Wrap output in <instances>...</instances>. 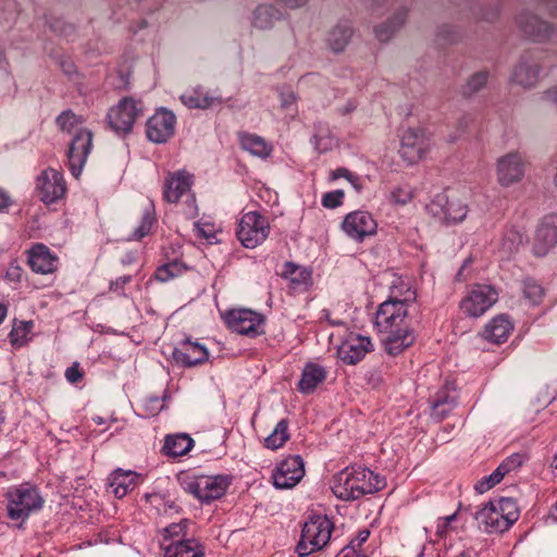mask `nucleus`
Masks as SVG:
<instances>
[{"label":"nucleus","instance_id":"58836bf2","mask_svg":"<svg viewBox=\"0 0 557 557\" xmlns=\"http://www.w3.org/2000/svg\"><path fill=\"white\" fill-rule=\"evenodd\" d=\"M283 276L288 278L294 286H306L311 280V272L293 262H286L284 264Z\"/></svg>","mask_w":557,"mask_h":557},{"label":"nucleus","instance_id":"052dcab7","mask_svg":"<svg viewBox=\"0 0 557 557\" xmlns=\"http://www.w3.org/2000/svg\"><path fill=\"white\" fill-rule=\"evenodd\" d=\"M23 275V269L17 264H11L5 273V278L10 282H20Z\"/></svg>","mask_w":557,"mask_h":557},{"label":"nucleus","instance_id":"b1692460","mask_svg":"<svg viewBox=\"0 0 557 557\" xmlns=\"http://www.w3.org/2000/svg\"><path fill=\"white\" fill-rule=\"evenodd\" d=\"M474 518L485 527V531L488 533L504 532L509 529L508 522L503 519V516H499L494 502L485 504L475 512Z\"/></svg>","mask_w":557,"mask_h":557},{"label":"nucleus","instance_id":"a19ab883","mask_svg":"<svg viewBox=\"0 0 557 557\" xmlns=\"http://www.w3.org/2000/svg\"><path fill=\"white\" fill-rule=\"evenodd\" d=\"M33 326L34 324L32 321H21L18 323H15L9 334L11 344L14 347L24 346L28 341L27 336L32 332Z\"/></svg>","mask_w":557,"mask_h":557},{"label":"nucleus","instance_id":"49530a36","mask_svg":"<svg viewBox=\"0 0 557 557\" xmlns=\"http://www.w3.org/2000/svg\"><path fill=\"white\" fill-rule=\"evenodd\" d=\"M154 222L153 214L150 210H146L143 214L141 222L138 227L135 228L131 239L139 240L149 234L152 224Z\"/></svg>","mask_w":557,"mask_h":557},{"label":"nucleus","instance_id":"7ed1b4c3","mask_svg":"<svg viewBox=\"0 0 557 557\" xmlns=\"http://www.w3.org/2000/svg\"><path fill=\"white\" fill-rule=\"evenodd\" d=\"M5 498L8 502V517L15 521L24 522L34 511L41 509L44 505L39 491L28 483L11 487L7 492Z\"/></svg>","mask_w":557,"mask_h":557},{"label":"nucleus","instance_id":"603ef678","mask_svg":"<svg viewBox=\"0 0 557 557\" xmlns=\"http://www.w3.org/2000/svg\"><path fill=\"white\" fill-rule=\"evenodd\" d=\"M456 407V403H442V404H433L431 407V416L436 421L444 420Z\"/></svg>","mask_w":557,"mask_h":557},{"label":"nucleus","instance_id":"6ab92c4d","mask_svg":"<svg viewBox=\"0 0 557 557\" xmlns=\"http://www.w3.org/2000/svg\"><path fill=\"white\" fill-rule=\"evenodd\" d=\"M372 348L369 337L351 335L337 349L338 358L347 364H356L364 358Z\"/></svg>","mask_w":557,"mask_h":557},{"label":"nucleus","instance_id":"f03ea898","mask_svg":"<svg viewBox=\"0 0 557 557\" xmlns=\"http://www.w3.org/2000/svg\"><path fill=\"white\" fill-rule=\"evenodd\" d=\"M385 486V480L362 467H347L333 476L332 491L342 500H357Z\"/></svg>","mask_w":557,"mask_h":557},{"label":"nucleus","instance_id":"4c0bfd02","mask_svg":"<svg viewBox=\"0 0 557 557\" xmlns=\"http://www.w3.org/2000/svg\"><path fill=\"white\" fill-rule=\"evenodd\" d=\"M289 438L288 421L282 419L275 425L273 432L264 440L267 448L277 449L281 448Z\"/></svg>","mask_w":557,"mask_h":557},{"label":"nucleus","instance_id":"a18cd8bd","mask_svg":"<svg viewBox=\"0 0 557 557\" xmlns=\"http://www.w3.org/2000/svg\"><path fill=\"white\" fill-rule=\"evenodd\" d=\"M523 294L532 304H539L544 295V289L534 280L528 278L523 282Z\"/></svg>","mask_w":557,"mask_h":557},{"label":"nucleus","instance_id":"4be33fe9","mask_svg":"<svg viewBox=\"0 0 557 557\" xmlns=\"http://www.w3.org/2000/svg\"><path fill=\"white\" fill-rule=\"evenodd\" d=\"M28 264L36 273L49 274L57 269V257L47 246L36 244L28 252Z\"/></svg>","mask_w":557,"mask_h":557},{"label":"nucleus","instance_id":"2eb2a0df","mask_svg":"<svg viewBox=\"0 0 557 557\" xmlns=\"http://www.w3.org/2000/svg\"><path fill=\"white\" fill-rule=\"evenodd\" d=\"M524 172V161L518 152H509L497 160L496 174L502 186L508 187L520 182Z\"/></svg>","mask_w":557,"mask_h":557},{"label":"nucleus","instance_id":"f3484780","mask_svg":"<svg viewBox=\"0 0 557 557\" xmlns=\"http://www.w3.org/2000/svg\"><path fill=\"white\" fill-rule=\"evenodd\" d=\"M557 245V214L545 215L539 223L533 250L536 256H545Z\"/></svg>","mask_w":557,"mask_h":557},{"label":"nucleus","instance_id":"e433bc0d","mask_svg":"<svg viewBox=\"0 0 557 557\" xmlns=\"http://www.w3.org/2000/svg\"><path fill=\"white\" fill-rule=\"evenodd\" d=\"M57 124L62 132H66L73 136L75 133H78L79 129L85 128L83 117L71 110L63 111L57 117Z\"/></svg>","mask_w":557,"mask_h":557},{"label":"nucleus","instance_id":"412c9836","mask_svg":"<svg viewBox=\"0 0 557 557\" xmlns=\"http://www.w3.org/2000/svg\"><path fill=\"white\" fill-rule=\"evenodd\" d=\"M191 185V175L186 171L169 173L164 181L163 197L171 203L177 202L181 197L189 190Z\"/></svg>","mask_w":557,"mask_h":557},{"label":"nucleus","instance_id":"6e6552de","mask_svg":"<svg viewBox=\"0 0 557 557\" xmlns=\"http://www.w3.org/2000/svg\"><path fill=\"white\" fill-rule=\"evenodd\" d=\"M432 147L431 138L421 128H408L401 136L399 153L410 164L423 159Z\"/></svg>","mask_w":557,"mask_h":557},{"label":"nucleus","instance_id":"5fc2aeb1","mask_svg":"<svg viewBox=\"0 0 557 557\" xmlns=\"http://www.w3.org/2000/svg\"><path fill=\"white\" fill-rule=\"evenodd\" d=\"M133 276L131 274L123 275L117 277L114 281L110 282L109 289L110 292L116 294L117 296L125 297L126 294L124 293L125 285L128 284L132 281Z\"/></svg>","mask_w":557,"mask_h":557},{"label":"nucleus","instance_id":"69168bd1","mask_svg":"<svg viewBox=\"0 0 557 557\" xmlns=\"http://www.w3.org/2000/svg\"><path fill=\"white\" fill-rule=\"evenodd\" d=\"M11 205V197L4 189L0 188V211L7 210Z\"/></svg>","mask_w":557,"mask_h":557},{"label":"nucleus","instance_id":"393cba45","mask_svg":"<svg viewBox=\"0 0 557 557\" xmlns=\"http://www.w3.org/2000/svg\"><path fill=\"white\" fill-rule=\"evenodd\" d=\"M108 480L115 497L122 498L136 487L139 474L132 470L116 469L109 475Z\"/></svg>","mask_w":557,"mask_h":557},{"label":"nucleus","instance_id":"680f3d73","mask_svg":"<svg viewBox=\"0 0 557 557\" xmlns=\"http://www.w3.org/2000/svg\"><path fill=\"white\" fill-rule=\"evenodd\" d=\"M83 376V373L79 370L78 363H74L69 367L65 371V377L70 383H77Z\"/></svg>","mask_w":557,"mask_h":557},{"label":"nucleus","instance_id":"e2e57ef3","mask_svg":"<svg viewBox=\"0 0 557 557\" xmlns=\"http://www.w3.org/2000/svg\"><path fill=\"white\" fill-rule=\"evenodd\" d=\"M543 100L557 109V85L544 91Z\"/></svg>","mask_w":557,"mask_h":557},{"label":"nucleus","instance_id":"8fccbe9b","mask_svg":"<svg viewBox=\"0 0 557 557\" xmlns=\"http://www.w3.org/2000/svg\"><path fill=\"white\" fill-rule=\"evenodd\" d=\"M504 476L505 473L500 470L499 467H497L488 476H486L483 481L479 482L475 488L479 492L484 493L492 488L497 483H499Z\"/></svg>","mask_w":557,"mask_h":557},{"label":"nucleus","instance_id":"13d9d810","mask_svg":"<svg viewBox=\"0 0 557 557\" xmlns=\"http://www.w3.org/2000/svg\"><path fill=\"white\" fill-rule=\"evenodd\" d=\"M281 107L288 109L290 106L296 103L297 97L293 90H281L280 91Z\"/></svg>","mask_w":557,"mask_h":557},{"label":"nucleus","instance_id":"1a4fd4ad","mask_svg":"<svg viewBox=\"0 0 557 557\" xmlns=\"http://www.w3.org/2000/svg\"><path fill=\"white\" fill-rule=\"evenodd\" d=\"M429 212L443 223L461 222L467 213L468 208L459 199L449 198L446 194H438L428 206Z\"/></svg>","mask_w":557,"mask_h":557},{"label":"nucleus","instance_id":"72a5a7b5","mask_svg":"<svg viewBox=\"0 0 557 557\" xmlns=\"http://www.w3.org/2000/svg\"><path fill=\"white\" fill-rule=\"evenodd\" d=\"M525 234L516 226H510L503 233L498 249L504 257L509 258L513 253L518 252L521 246L525 243Z\"/></svg>","mask_w":557,"mask_h":557},{"label":"nucleus","instance_id":"c03bdc74","mask_svg":"<svg viewBox=\"0 0 557 557\" xmlns=\"http://www.w3.org/2000/svg\"><path fill=\"white\" fill-rule=\"evenodd\" d=\"M232 476L219 474L211 476V500L222 497L231 485Z\"/></svg>","mask_w":557,"mask_h":557},{"label":"nucleus","instance_id":"3c124183","mask_svg":"<svg viewBox=\"0 0 557 557\" xmlns=\"http://www.w3.org/2000/svg\"><path fill=\"white\" fill-rule=\"evenodd\" d=\"M524 462V456L521 454H512L508 458H506L498 467L500 470L507 474L511 471L517 470Z\"/></svg>","mask_w":557,"mask_h":557},{"label":"nucleus","instance_id":"c9c22d12","mask_svg":"<svg viewBox=\"0 0 557 557\" xmlns=\"http://www.w3.org/2000/svg\"><path fill=\"white\" fill-rule=\"evenodd\" d=\"M181 100L189 109H207L209 107V95L202 87L185 91L181 96Z\"/></svg>","mask_w":557,"mask_h":557},{"label":"nucleus","instance_id":"79ce46f5","mask_svg":"<svg viewBox=\"0 0 557 557\" xmlns=\"http://www.w3.org/2000/svg\"><path fill=\"white\" fill-rule=\"evenodd\" d=\"M186 270L187 267L182 261L174 260L172 262L159 267L156 271L154 276L160 282H166L171 278H174L177 275H181Z\"/></svg>","mask_w":557,"mask_h":557},{"label":"nucleus","instance_id":"ea45409f","mask_svg":"<svg viewBox=\"0 0 557 557\" xmlns=\"http://www.w3.org/2000/svg\"><path fill=\"white\" fill-rule=\"evenodd\" d=\"M494 503L496 504L499 516H503V519L508 522V527L510 528L519 518L516 502L512 498H500Z\"/></svg>","mask_w":557,"mask_h":557},{"label":"nucleus","instance_id":"a211bd4d","mask_svg":"<svg viewBox=\"0 0 557 557\" xmlns=\"http://www.w3.org/2000/svg\"><path fill=\"white\" fill-rule=\"evenodd\" d=\"M541 62V54H523L515 69L512 79L523 87L534 86L537 83L542 71Z\"/></svg>","mask_w":557,"mask_h":557},{"label":"nucleus","instance_id":"39448f33","mask_svg":"<svg viewBox=\"0 0 557 557\" xmlns=\"http://www.w3.org/2000/svg\"><path fill=\"white\" fill-rule=\"evenodd\" d=\"M143 115V104L131 97H124L107 113L109 127L119 136L133 129L135 121Z\"/></svg>","mask_w":557,"mask_h":557},{"label":"nucleus","instance_id":"f704fd0d","mask_svg":"<svg viewBox=\"0 0 557 557\" xmlns=\"http://www.w3.org/2000/svg\"><path fill=\"white\" fill-rule=\"evenodd\" d=\"M184 490L199 499L201 503H209V476L205 474L186 475L183 481Z\"/></svg>","mask_w":557,"mask_h":557},{"label":"nucleus","instance_id":"f257e3e1","mask_svg":"<svg viewBox=\"0 0 557 557\" xmlns=\"http://www.w3.org/2000/svg\"><path fill=\"white\" fill-rule=\"evenodd\" d=\"M416 300V292L408 288L403 298L391 296L382 302L375 314V326L384 335L385 350L397 356L414 342L413 331L407 321L408 305Z\"/></svg>","mask_w":557,"mask_h":557},{"label":"nucleus","instance_id":"37998d69","mask_svg":"<svg viewBox=\"0 0 557 557\" xmlns=\"http://www.w3.org/2000/svg\"><path fill=\"white\" fill-rule=\"evenodd\" d=\"M488 74L487 72H478L471 75L466 85L462 88V94L465 96H472L473 94L480 91L487 83Z\"/></svg>","mask_w":557,"mask_h":557},{"label":"nucleus","instance_id":"473e14b6","mask_svg":"<svg viewBox=\"0 0 557 557\" xmlns=\"http://www.w3.org/2000/svg\"><path fill=\"white\" fill-rule=\"evenodd\" d=\"M208 356L206 346L198 343H186L183 348L175 349L173 357L177 362H182L185 366H195L203 360Z\"/></svg>","mask_w":557,"mask_h":557},{"label":"nucleus","instance_id":"c756f323","mask_svg":"<svg viewBox=\"0 0 557 557\" xmlns=\"http://www.w3.org/2000/svg\"><path fill=\"white\" fill-rule=\"evenodd\" d=\"M408 10L400 8L384 23L374 29L376 38L381 42H387L406 23Z\"/></svg>","mask_w":557,"mask_h":557},{"label":"nucleus","instance_id":"6e6d98bb","mask_svg":"<svg viewBox=\"0 0 557 557\" xmlns=\"http://www.w3.org/2000/svg\"><path fill=\"white\" fill-rule=\"evenodd\" d=\"M431 407L433 404H442V403H456V396L448 387H444L440 389L430 400Z\"/></svg>","mask_w":557,"mask_h":557},{"label":"nucleus","instance_id":"4468645a","mask_svg":"<svg viewBox=\"0 0 557 557\" xmlns=\"http://www.w3.org/2000/svg\"><path fill=\"white\" fill-rule=\"evenodd\" d=\"M176 117L173 112L159 109L146 124L147 138L156 144L166 143L175 132Z\"/></svg>","mask_w":557,"mask_h":557},{"label":"nucleus","instance_id":"dca6fc26","mask_svg":"<svg viewBox=\"0 0 557 557\" xmlns=\"http://www.w3.org/2000/svg\"><path fill=\"white\" fill-rule=\"evenodd\" d=\"M376 222L367 211H354L348 213L342 227L344 232L356 240H363L364 237L373 235L376 231Z\"/></svg>","mask_w":557,"mask_h":557},{"label":"nucleus","instance_id":"09e8293b","mask_svg":"<svg viewBox=\"0 0 557 557\" xmlns=\"http://www.w3.org/2000/svg\"><path fill=\"white\" fill-rule=\"evenodd\" d=\"M186 524L183 522L172 523L163 530V541L161 543H170L172 541L182 540L185 535Z\"/></svg>","mask_w":557,"mask_h":557},{"label":"nucleus","instance_id":"c85d7f7f","mask_svg":"<svg viewBox=\"0 0 557 557\" xmlns=\"http://www.w3.org/2000/svg\"><path fill=\"white\" fill-rule=\"evenodd\" d=\"M239 144L245 151L260 159H268L273 151V146L263 137L256 134H239Z\"/></svg>","mask_w":557,"mask_h":557},{"label":"nucleus","instance_id":"0eeeda50","mask_svg":"<svg viewBox=\"0 0 557 557\" xmlns=\"http://www.w3.org/2000/svg\"><path fill=\"white\" fill-rule=\"evenodd\" d=\"M223 320L234 332L255 337L262 334L263 317L249 309H233L222 314Z\"/></svg>","mask_w":557,"mask_h":557},{"label":"nucleus","instance_id":"20e7f679","mask_svg":"<svg viewBox=\"0 0 557 557\" xmlns=\"http://www.w3.org/2000/svg\"><path fill=\"white\" fill-rule=\"evenodd\" d=\"M333 523L326 516H311L304 524L300 541L296 546L299 557L322 549L331 539Z\"/></svg>","mask_w":557,"mask_h":557},{"label":"nucleus","instance_id":"ddd939ff","mask_svg":"<svg viewBox=\"0 0 557 557\" xmlns=\"http://www.w3.org/2000/svg\"><path fill=\"white\" fill-rule=\"evenodd\" d=\"M305 475V463L299 455L289 456L275 468L272 479L276 488H292Z\"/></svg>","mask_w":557,"mask_h":557},{"label":"nucleus","instance_id":"9d476101","mask_svg":"<svg viewBox=\"0 0 557 557\" xmlns=\"http://www.w3.org/2000/svg\"><path fill=\"white\" fill-rule=\"evenodd\" d=\"M92 147V133L82 128L72 137L67 151L69 169L74 177H78Z\"/></svg>","mask_w":557,"mask_h":557},{"label":"nucleus","instance_id":"2f4dec72","mask_svg":"<svg viewBox=\"0 0 557 557\" xmlns=\"http://www.w3.org/2000/svg\"><path fill=\"white\" fill-rule=\"evenodd\" d=\"M326 377V371L317 363H308L305 366L301 377L298 383V389L302 394L312 393L317 386Z\"/></svg>","mask_w":557,"mask_h":557},{"label":"nucleus","instance_id":"423d86ee","mask_svg":"<svg viewBox=\"0 0 557 557\" xmlns=\"http://www.w3.org/2000/svg\"><path fill=\"white\" fill-rule=\"evenodd\" d=\"M269 231L267 218L250 211L242 216L236 234L243 246L255 248L267 239Z\"/></svg>","mask_w":557,"mask_h":557},{"label":"nucleus","instance_id":"cd10ccee","mask_svg":"<svg viewBox=\"0 0 557 557\" xmlns=\"http://www.w3.org/2000/svg\"><path fill=\"white\" fill-rule=\"evenodd\" d=\"M512 327L507 315H497L485 326L483 337L491 343L502 344L507 341Z\"/></svg>","mask_w":557,"mask_h":557},{"label":"nucleus","instance_id":"4d7b16f0","mask_svg":"<svg viewBox=\"0 0 557 557\" xmlns=\"http://www.w3.org/2000/svg\"><path fill=\"white\" fill-rule=\"evenodd\" d=\"M194 235L197 239H209L208 223L200 221L194 222Z\"/></svg>","mask_w":557,"mask_h":557},{"label":"nucleus","instance_id":"0e129e2a","mask_svg":"<svg viewBox=\"0 0 557 557\" xmlns=\"http://www.w3.org/2000/svg\"><path fill=\"white\" fill-rule=\"evenodd\" d=\"M276 1L289 10L301 9V8L306 7L309 2V0H276Z\"/></svg>","mask_w":557,"mask_h":557},{"label":"nucleus","instance_id":"de8ad7c7","mask_svg":"<svg viewBox=\"0 0 557 557\" xmlns=\"http://www.w3.org/2000/svg\"><path fill=\"white\" fill-rule=\"evenodd\" d=\"M165 398H166L165 394L162 397H159V396L147 397L143 403V407H144L146 414L154 417L160 411H162L164 409Z\"/></svg>","mask_w":557,"mask_h":557},{"label":"nucleus","instance_id":"f8f14e48","mask_svg":"<svg viewBox=\"0 0 557 557\" xmlns=\"http://www.w3.org/2000/svg\"><path fill=\"white\" fill-rule=\"evenodd\" d=\"M36 190L46 205L57 202L66 191L62 173L52 168L44 170L36 180Z\"/></svg>","mask_w":557,"mask_h":557},{"label":"nucleus","instance_id":"bb28decb","mask_svg":"<svg viewBox=\"0 0 557 557\" xmlns=\"http://www.w3.org/2000/svg\"><path fill=\"white\" fill-rule=\"evenodd\" d=\"M164 557H202L203 549L195 540H177L161 543Z\"/></svg>","mask_w":557,"mask_h":557},{"label":"nucleus","instance_id":"338daca9","mask_svg":"<svg viewBox=\"0 0 557 557\" xmlns=\"http://www.w3.org/2000/svg\"><path fill=\"white\" fill-rule=\"evenodd\" d=\"M332 177L335 180V178H338V177H347V178H350L351 177V174L349 173L348 170L344 169V168H339L337 170H335L333 173H332Z\"/></svg>","mask_w":557,"mask_h":557},{"label":"nucleus","instance_id":"7c9ffc66","mask_svg":"<svg viewBox=\"0 0 557 557\" xmlns=\"http://www.w3.org/2000/svg\"><path fill=\"white\" fill-rule=\"evenodd\" d=\"M283 17V13L273 4H260L252 13L251 25L255 28L265 30L273 27L276 21Z\"/></svg>","mask_w":557,"mask_h":557},{"label":"nucleus","instance_id":"5701e85b","mask_svg":"<svg viewBox=\"0 0 557 557\" xmlns=\"http://www.w3.org/2000/svg\"><path fill=\"white\" fill-rule=\"evenodd\" d=\"M352 35L351 22L347 20L338 21L327 33L326 45L333 52L341 53L350 42Z\"/></svg>","mask_w":557,"mask_h":557},{"label":"nucleus","instance_id":"bf43d9fd","mask_svg":"<svg viewBox=\"0 0 557 557\" xmlns=\"http://www.w3.org/2000/svg\"><path fill=\"white\" fill-rule=\"evenodd\" d=\"M412 195L410 190H406L403 188L395 189L392 193V198L395 202L405 205L410 201Z\"/></svg>","mask_w":557,"mask_h":557},{"label":"nucleus","instance_id":"864d4df0","mask_svg":"<svg viewBox=\"0 0 557 557\" xmlns=\"http://www.w3.org/2000/svg\"><path fill=\"white\" fill-rule=\"evenodd\" d=\"M344 191L341 189L326 193L322 198V205L325 208L334 209L342 205Z\"/></svg>","mask_w":557,"mask_h":557},{"label":"nucleus","instance_id":"a878e982","mask_svg":"<svg viewBox=\"0 0 557 557\" xmlns=\"http://www.w3.org/2000/svg\"><path fill=\"white\" fill-rule=\"evenodd\" d=\"M193 447L194 440L187 433H175L164 437L161 451L168 457L178 458L189 453Z\"/></svg>","mask_w":557,"mask_h":557},{"label":"nucleus","instance_id":"9b49d317","mask_svg":"<svg viewBox=\"0 0 557 557\" xmlns=\"http://www.w3.org/2000/svg\"><path fill=\"white\" fill-rule=\"evenodd\" d=\"M498 298L496 289L491 285H474L462 299L460 307L471 317H480L488 310Z\"/></svg>","mask_w":557,"mask_h":557},{"label":"nucleus","instance_id":"774afa93","mask_svg":"<svg viewBox=\"0 0 557 557\" xmlns=\"http://www.w3.org/2000/svg\"><path fill=\"white\" fill-rule=\"evenodd\" d=\"M369 535H370V532L368 530H362L361 532H359L358 545L366 542L368 540Z\"/></svg>","mask_w":557,"mask_h":557},{"label":"nucleus","instance_id":"aec40b11","mask_svg":"<svg viewBox=\"0 0 557 557\" xmlns=\"http://www.w3.org/2000/svg\"><path fill=\"white\" fill-rule=\"evenodd\" d=\"M517 23L521 30L535 41L546 40L553 33V27L547 22L528 11L519 14Z\"/></svg>","mask_w":557,"mask_h":557}]
</instances>
